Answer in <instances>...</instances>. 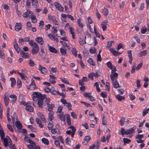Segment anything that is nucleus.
<instances>
[{
  "label": "nucleus",
  "mask_w": 149,
  "mask_h": 149,
  "mask_svg": "<svg viewBox=\"0 0 149 149\" xmlns=\"http://www.w3.org/2000/svg\"><path fill=\"white\" fill-rule=\"evenodd\" d=\"M14 47L15 50L17 52V53H18L20 52V48L18 47V45L17 43L16 42L15 40H14Z\"/></svg>",
  "instance_id": "obj_16"
},
{
  "label": "nucleus",
  "mask_w": 149,
  "mask_h": 149,
  "mask_svg": "<svg viewBox=\"0 0 149 149\" xmlns=\"http://www.w3.org/2000/svg\"><path fill=\"white\" fill-rule=\"evenodd\" d=\"M110 6L109 5H106L104 6V9H103V11L102 12V13L105 16H107L109 13V11L107 8L109 7Z\"/></svg>",
  "instance_id": "obj_8"
},
{
  "label": "nucleus",
  "mask_w": 149,
  "mask_h": 149,
  "mask_svg": "<svg viewBox=\"0 0 149 149\" xmlns=\"http://www.w3.org/2000/svg\"><path fill=\"white\" fill-rule=\"evenodd\" d=\"M89 93H87L86 92H85L83 94V95L85 97H88L90 100L91 102H93L95 101V99L93 97L90 95Z\"/></svg>",
  "instance_id": "obj_6"
},
{
  "label": "nucleus",
  "mask_w": 149,
  "mask_h": 149,
  "mask_svg": "<svg viewBox=\"0 0 149 149\" xmlns=\"http://www.w3.org/2000/svg\"><path fill=\"white\" fill-rule=\"evenodd\" d=\"M24 140L26 143H30L31 142V141H32V140H30L28 137L26 136L24 137Z\"/></svg>",
  "instance_id": "obj_50"
},
{
  "label": "nucleus",
  "mask_w": 149,
  "mask_h": 149,
  "mask_svg": "<svg viewBox=\"0 0 149 149\" xmlns=\"http://www.w3.org/2000/svg\"><path fill=\"white\" fill-rule=\"evenodd\" d=\"M10 80L11 81V87H13L16 84V81L15 78L11 77Z\"/></svg>",
  "instance_id": "obj_32"
},
{
  "label": "nucleus",
  "mask_w": 149,
  "mask_h": 149,
  "mask_svg": "<svg viewBox=\"0 0 149 149\" xmlns=\"http://www.w3.org/2000/svg\"><path fill=\"white\" fill-rule=\"evenodd\" d=\"M47 106L48 107V111L51 112L53 110V108L54 107V105L53 104H49L47 105Z\"/></svg>",
  "instance_id": "obj_27"
},
{
  "label": "nucleus",
  "mask_w": 149,
  "mask_h": 149,
  "mask_svg": "<svg viewBox=\"0 0 149 149\" xmlns=\"http://www.w3.org/2000/svg\"><path fill=\"white\" fill-rule=\"evenodd\" d=\"M25 109L29 112H33V107L31 105H26L25 107Z\"/></svg>",
  "instance_id": "obj_24"
},
{
  "label": "nucleus",
  "mask_w": 149,
  "mask_h": 149,
  "mask_svg": "<svg viewBox=\"0 0 149 149\" xmlns=\"http://www.w3.org/2000/svg\"><path fill=\"white\" fill-rule=\"evenodd\" d=\"M45 99H39L37 101V104L38 105V107L40 108H42V107L43 105V100Z\"/></svg>",
  "instance_id": "obj_25"
},
{
  "label": "nucleus",
  "mask_w": 149,
  "mask_h": 149,
  "mask_svg": "<svg viewBox=\"0 0 149 149\" xmlns=\"http://www.w3.org/2000/svg\"><path fill=\"white\" fill-rule=\"evenodd\" d=\"M108 67L111 70V73L116 71V67L112 65L110 61H108L106 63Z\"/></svg>",
  "instance_id": "obj_3"
},
{
  "label": "nucleus",
  "mask_w": 149,
  "mask_h": 149,
  "mask_svg": "<svg viewBox=\"0 0 149 149\" xmlns=\"http://www.w3.org/2000/svg\"><path fill=\"white\" fill-rule=\"evenodd\" d=\"M135 128H131L126 130V134H132L134 132Z\"/></svg>",
  "instance_id": "obj_33"
},
{
  "label": "nucleus",
  "mask_w": 149,
  "mask_h": 149,
  "mask_svg": "<svg viewBox=\"0 0 149 149\" xmlns=\"http://www.w3.org/2000/svg\"><path fill=\"white\" fill-rule=\"evenodd\" d=\"M62 17L61 19L63 21H65L66 19V18L68 17V15H66L62 13L61 14Z\"/></svg>",
  "instance_id": "obj_47"
},
{
  "label": "nucleus",
  "mask_w": 149,
  "mask_h": 149,
  "mask_svg": "<svg viewBox=\"0 0 149 149\" xmlns=\"http://www.w3.org/2000/svg\"><path fill=\"white\" fill-rule=\"evenodd\" d=\"M101 26L102 29V30L103 31H105L106 30L107 28V25L106 24L104 23V22H102L101 24Z\"/></svg>",
  "instance_id": "obj_55"
},
{
  "label": "nucleus",
  "mask_w": 149,
  "mask_h": 149,
  "mask_svg": "<svg viewBox=\"0 0 149 149\" xmlns=\"http://www.w3.org/2000/svg\"><path fill=\"white\" fill-rule=\"evenodd\" d=\"M149 111V108L147 109L144 110L142 112V116H145L148 112Z\"/></svg>",
  "instance_id": "obj_52"
},
{
  "label": "nucleus",
  "mask_w": 149,
  "mask_h": 149,
  "mask_svg": "<svg viewBox=\"0 0 149 149\" xmlns=\"http://www.w3.org/2000/svg\"><path fill=\"white\" fill-rule=\"evenodd\" d=\"M54 5L56 8L60 12H62L63 11L64 8L61 5L57 2L54 3Z\"/></svg>",
  "instance_id": "obj_4"
},
{
  "label": "nucleus",
  "mask_w": 149,
  "mask_h": 149,
  "mask_svg": "<svg viewBox=\"0 0 149 149\" xmlns=\"http://www.w3.org/2000/svg\"><path fill=\"white\" fill-rule=\"evenodd\" d=\"M65 143L68 145H70L71 144V141L70 140V139L68 137H67L65 139Z\"/></svg>",
  "instance_id": "obj_56"
},
{
  "label": "nucleus",
  "mask_w": 149,
  "mask_h": 149,
  "mask_svg": "<svg viewBox=\"0 0 149 149\" xmlns=\"http://www.w3.org/2000/svg\"><path fill=\"white\" fill-rule=\"evenodd\" d=\"M116 97L118 100L120 101H121L122 100H123L125 99L124 97L122 96L119 94L117 95L116 96Z\"/></svg>",
  "instance_id": "obj_37"
},
{
  "label": "nucleus",
  "mask_w": 149,
  "mask_h": 149,
  "mask_svg": "<svg viewBox=\"0 0 149 149\" xmlns=\"http://www.w3.org/2000/svg\"><path fill=\"white\" fill-rule=\"evenodd\" d=\"M110 50L111 52L114 56L120 55L121 53L116 51V50L112 48H110Z\"/></svg>",
  "instance_id": "obj_15"
},
{
  "label": "nucleus",
  "mask_w": 149,
  "mask_h": 149,
  "mask_svg": "<svg viewBox=\"0 0 149 149\" xmlns=\"http://www.w3.org/2000/svg\"><path fill=\"white\" fill-rule=\"evenodd\" d=\"M55 129L56 130V132H57L56 134H57L58 135L61 133V127L59 126V125L58 124L56 125V128H55Z\"/></svg>",
  "instance_id": "obj_22"
},
{
  "label": "nucleus",
  "mask_w": 149,
  "mask_h": 149,
  "mask_svg": "<svg viewBox=\"0 0 149 149\" xmlns=\"http://www.w3.org/2000/svg\"><path fill=\"white\" fill-rule=\"evenodd\" d=\"M88 62L90 65L93 66H95V64L94 62L93 61L92 59L91 58H89L88 61Z\"/></svg>",
  "instance_id": "obj_46"
},
{
  "label": "nucleus",
  "mask_w": 149,
  "mask_h": 149,
  "mask_svg": "<svg viewBox=\"0 0 149 149\" xmlns=\"http://www.w3.org/2000/svg\"><path fill=\"white\" fill-rule=\"evenodd\" d=\"M80 103L82 104H84L87 107H91V105L90 104L88 103L84 102L82 101H81Z\"/></svg>",
  "instance_id": "obj_58"
},
{
  "label": "nucleus",
  "mask_w": 149,
  "mask_h": 149,
  "mask_svg": "<svg viewBox=\"0 0 149 149\" xmlns=\"http://www.w3.org/2000/svg\"><path fill=\"white\" fill-rule=\"evenodd\" d=\"M73 131L71 132V131L70 130H67L66 132V133L67 134L70 135H71V137L72 138L74 137V136L75 134V132H74V133H73Z\"/></svg>",
  "instance_id": "obj_36"
},
{
  "label": "nucleus",
  "mask_w": 149,
  "mask_h": 149,
  "mask_svg": "<svg viewBox=\"0 0 149 149\" xmlns=\"http://www.w3.org/2000/svg\"><path fill=\"white\" fill-rule=\"evenodd\" d=\"M42 142L47 145H48L49 144V141L47 139L45 138H43L42 139Z\"/></svg>",
  "instance_id": "obj_39"
},
{
  "label": "nucleus",
  "mask_w": 149,
  "mask_h": 149,
  "mask_svg": "<svg viewBox=\"0 0 149 149\" xmlns=\"http://www.w3.org/2000/svg\"><path fill=\"white\" fill-rule=\"evenodd\" d=\"M77 24L79 27L81 28H83V24L81 22V19L79 18L77 20Z\"/></svg>",
  "instance_id": "obj_43"
},
{
  "label": "nucleus",
  "mask_w": 149,
  "mask_h": 149,
  "mask_svg": "<svg viewBox=\"0 0 149 149\" xmlns=\"http://www.w3.org/2000/svg\"><path fill=\"white\" fill-rule=\"evenodd\" d=\"M66 122L68 125H70L71 124V120L70 119L69 116L68 115L67 116Z\"/></svg>",
  "instance_id": "obj_42"
},
{
  "label": "nucleus",
  "mask_w": 149,
  "mask_h": 149,
  "mask_svg": "<svg viewBox=\"0 0 149 149\" xmlns=\"http://www.w3.org/2000/svg\"><path fill=\"white\" fill-rule=\"evenodd\" d=\"M32 13L31 11L29 10H27L23 14V16L24 17L27 18L29 16L30 14H31Z\"/></svg>",
  "instance_id": "obj_21"
},
{
  "label": "nucleus",
  "mask_w": 149,
  "mask_h": 149,
  "mask_svg": "<svg viewBox=\"0 0 149 149\" xmlns=\"http://www.w3.org/2000/svg\"><path fill=\"white\" fill-rule=\"evenodd\" d=\"M49 19L51 20H52L53 22L54 23V24L56 25H58V22L56 21L55 17L54 16H53L52 17L50 16L49 17Z\"/></svg>",
  "instance_id": "obj_35"
},
{
  "label": "nucleus",
  "mask_w": 149,
  "mask_h": 149,
  "mask_svg": "<svg viewBox=\"0 0 149 149\" xmlns=\"http://www.w3.org/2000/svg\"><path fill=\"white\" fill-rule=\"evenodd\" d=\"M48 46L49 50L50 52L54 53H57V50L55 49V48L50 46L49 45H48Z\"/></svg>",
  "instance_id": "obj_29"
},
{
  "label": "nucleus",
  "mask_w": 149,
  "mask_h": 149,
  "mask_svg": "<svg viewBox=\"0 0 149 149\" xmlns=\"http://www.w3.org/2000/svg\"><path fill=\"white\" fill-rule=\"evenodd\" d=\"M0 135L2 141L5 147H7L8 145L9 136H7L8 138L5 137V134L3 130H0Z\"/></svg>",
  "instance_id": "obj_1"
},
{
  "label": "nucleus",
  "mask_w": 149,
  "mask_h": 149,
  "mask_svg": "<svg viewBox=\"0 0 149 149\" xmlns=\"http://www.w3.org/2000/svg\"><path fill=\"white\" fill-rule=\"evenodd\" d=\"M29 65L31 67H33L35 65V63L31 59H30L29 61Z\"/></svg>",
  "instance_id": "obj_62"
},
{
  "label": "nucleus",
  "mask_w": 149,
  "mask_h": 149,
  "mask_svg": "<svg viewBox=\"0 0 149 149\" xmlns=\"http://www.w3.org/2000/svg\"><path fill=\"white\" fill-rule=\"evenodd\" d=\"M94 31L95 34L96 36L99 38H100V35L98 32L96 31L95 26H94Z\"/></svg>",
  "instance_id": "obj_60"
},
{
  "label": "nucleus",
  "mask_w": 149,
  "mask_h": 149,
  "mask_svg": "<svg viewBox=\"0 0 149 149\" xmlns=\"http://www.w3.org/2000/svg\"><path fill=\"white\" fill-rule=\"evenodd\" d=\"M69 29L70 30V32L72 34V38L73 39L75 38V33L74 32V29L72 27H70Z\"/></svg>",
  "instance_id": "obj_40"
},
{
  "label": "nucleus",
  "mask_w": 149,
  "mask_h": 149,
  "mask_svg": "<svg viewBox=\"0 0 149 149\" xmlns=\"http://www.w3.org/2000/svg\"><path fill=\"white\" fill-rule=\"evenodd\" d=\"M60 79L62 82L65 83V84H70L68 80L66 79V78H61Z\"/></svg>",
  "instance_id": "obj_45"
},
{
  "label": "nucleus",
  "mask_w": 149,
  "mask_h": 149,
  "mask_svg": "<svg viewBox=\"0 0 149 149\" xmlns=\"http://www.w3.org/2000/svg\"><path fill=\"white\" fill-rule=\"evenodd\" d=\"M54 126V125L52 123H51L49 122L48 124L47 127L49 130H50L52 129Z\"/></svg>",
  "instance_id": "obj_63"
},
{
  "label": "nucleus",
  "mask_w": 149,
  "mask_h": 149,
  "mask_svg": "<svg viewBox=\"0 0 149 149\" xmlns=\"http://www.w3.org/2000/svg\"><path fill=\"white\" fill-rule=\"evenodd\" d=\"M35 40L40 45H42L44 43V41L41 37L37 38H36Z\"/></svg>",
  "instance_id": "obj_20"
},
{
  "label": "nucleus",
  "mask_w": 149,
  "mask_h": 149,
  "mask_svg": "<svg viewBox=\"0 0 149 149\" xmlns=\"http://www.w3.org/2000/svg\"><path fill=\"white\" fill-rule=\"evenodd\" d=\"M6 93H5L4 97V101L5 106L7 107L9 104L10 99L9 98L7 97V95H6Z\"/></svg>",
  "instance_id": "obj_10"
},
{
  "label": "nucleus",
  "mask_w": 149,
  "mask_h": 149,
  "mask_svg": "<svg viewBox=\"0 0 149 149\" xmlns=\"http://www.w3.org/2000/svg\"><path fill=\"white\" fill-rule=\"evenodd\" d=\"M91 139V138L89 136H86L85 137V139H84L83 141L82 142V143L83 145H86L90 141Z\"/></svg>",
  "instance_id": "obj_13"
},
{
  "label": "nucleus",
  "mask_w": 149,
  "mask_h": 149,
  "mask_svg": "<svg viewBox=\"0 0 149 149\" xmlns=\"http://www.w3.org/2000/svg\"><path fill=\"white\" fill-rule=\"evenodd\" d=\"M118 76V73L116 72H115L111 73V74L110 75L111 79L112 81H114V80H117Z\"/></svg>",
  "instance_id": "obj_7"
},
{
  "label": "nucleus",
  "mask_w": 149,
  "mask_h": 149,
  "mask_svg": "<svg viewBox=\"0 0 149 149\" xmlns=\"http://www.w3.org/2000/svg\"><path fill=\"white\" fill-rule=\"evenodd\" d=\"M38 69L41 72V73L43 74H46L47 72V69L44 67L39 65L38 67Z\"/></svg>",
  "instance_id": "obj_9"
},
{
  "label": "nucleus",
  "mask_w": 149,
  "mask_h": 149,
  "mask_svg": "<svg viewBox=\"0 0 149 149\" xmlns=\"http://www.w3.org/2000/svg\"><path fill=\"white\" fill-rule=\"evenodd\" d=\"M65 105L69 110H72V105L70 102H68L67 104H65Z\"/></svg>",
  "instance_id": "obj_53"
},
{
  "label": "nucleus",
  "mask_w": 149,
  "mask_h": 149,
  "mask_svg": "<svg viewBox=\"0 0 149 149\" xmlns=\"http://www.w3.org/2000/svg\"><path fill=\"white\" fill-rule=\"evenodd\" d=\"M22 28V24L21 23H16L15 27V30L16 31H20Z\"/></svg>",
  "instance_id": "obj_14"
},
{
  "label": "nucleus",
  "mask_w": 149,
  "mask_h": 149,
  "mask_svg": "<svg viewBox=\"0 0 149 149\" xmlns=\"http://www.w3.org/2000/svg\"><path fill=\"white\" fill-rule=\"evenodd\" d=\"M57 69L56 68H52L50 71L51 74H52L53 73H55L57 72Z\"/></svg>",
  "instance_id": "obj_64"
},
{
  "label": "nucleus",
  "mask_w": 149,
  "mask_h": 149,
  "mask_svg": "<svg viewBox=\"0 0 149 149\" xmlns=\"http://www.w3.org/2000/svg\"><path fill=\"white\" fill-rule=\"evenodd\" d=\"M31 2L33 6L34 7H37L38 2L36 0H31Z\"/></svg>",
  "instance_id": "obj_41"
},
{
  "label": "nucleus",
  "mask_w": 149,
  "mask_h": 149,
  "mask_svg": "<svg viewBox=\"0 0 149 149\" xmlns=\"http://www.w3.org/2000/svg\"><path fill=\"white\" fill-rule=\"evenodd\" d=\"M28 127L29 129L31 130L32 131V132H36V129L35 128L33 127L32 125H28Z\"/></svg>",
  "instance_id": "obj_57"
},
{
  "label": "nucleus",
  "mask_w": 149,
  "mask_h": 149,
  "mask_svg": "<svg viewBox=\"0 0 149 149\" xmlns=\"http://www.w3.org/2000/svg\"><path fill=\"white\" fill-rule=\"evenodd\" d=\"M39 50V48L38 45L33 46V49L32 50V53L33 54H34L35 53H37Z\"/></svg>",
  "instance_id": "obj_11"
},
{
  "label": "nucleus",
  "mask_w": 149,
  "mask_h": 149,
  "mask_svg": "<svg viewBox=\"0 0 149 149\" xmlns=\"http://www.w3.org/2000/svg\"><path fill=\"white\" fill-rule=\"evenodd\" d=\"M114 41H108L107 44V48L111 47L112 45V43Z\"/></svg>",
  "instance_id": "obj_54"
},
{
  "label": "nucleus",
  "mask_w": 149,
  "mask_h": 149,
  "mask_svg": "<svg viewBox=\"0 0 149 149\" xmlns=\"http://www.w3.org/2000/svg\"><path fill=\"white\" fill-rule=\"evenodd\" d=\"M9 97L10 98L13 99L11 100V102L12 104L15 103L16 101L17 100V96L14 94L11 95H10Z\"/></svg>",
  "instance_id": "obj_17"
},
{
  "label": "nucleus",
  "mask_w": 149,
  "mask_h": 149,
  "mask_svg": "<svg viewBox=\"0 0 149 149\" xmlns=\"http://www.w3.org/2000/svg\"><path fill=\"white\" fill-rule=\"evenodd\" d=\"M15 125L18 129H21L22 128V125L19 121H16L15 122Z\"/></svg>",
  "instance_id": "obj_23"
},
{
  "label": "nucleus",
  "mask_w": 149,
  "mask_h": 149,
  "mask_svg": "<svg viewBox=\"0 0 149 149\" xmlns=\"http://www.w3.org/2000/svg\"><path fill=\"white\" fill-rule=\"evenodd\" d=\"M123 141L124 143H128L131 142V140L125 138L123 139Z\"/></svg>",
  "instance_id": "obj_49"
},
{
  "label": "nucleus",
  "mask_w": 149,
  "mask_h": 149,
  "mask_svg": "<svg viewBox=\"0 0 149 149\" xmlns=\"http://www.w3.org/2000/svg\"><path fill=\"white\" fill-rule=\"evenodd\" d=\"M59 92V91H58L55 90L51 91V93L53 95H58Z\"/></svg>",
  "instance_id": "obj_59"
},
{
  "label": "nucleus",
  "mask_w": 149,
  "mask_h": 149,
  "mask_svg": "<svg viewBox=\"0 0 149 149\" xmlns=\"http://www.w3.org/2000/svg\"><path fill=\"white\" fill-rule=\"evenodd\" d=\"M27 39H28V40H26V41H29V43L30 45L31 46L33 47L34 46L36 45H38V44H36L33 40H31L29 41V38H27Z\"/></svg>",
  "instance_id": "obj_26"
},
{
  "label": "nucleus",
  "mask_w": 149,
  "mask_h": 149,
  "mask_svg": "<svg viewBox=\"0 0 149 149\" xmlns=\"http://www.w3.org/2000/svg\"><path fill=\"white\" fill-rule=\"evenodd\" d=\"M54 115V113L53 111H51L48 114V121H51L53 118Z\"/></svg>",
  "instance_id": "obj_28"
},
{
  "label": "nucleus",
  "mask_w": 149,
  "mask_h": 149,
  "mask_svg": "<svg viewBox=\"0 0 149 149\" xmlns=\"http://www.w3.org/2000/svg\"><path fill=\"white\" fill-rule=\"evenodd\" d=\"M36 144L35 142L33 141H31L30 145H27V147L28 149H34L35 147H36Z\"/></svg>",
  "instance_id": "obj_12"
},
{
  "label": "nucleus",
  "mask_w": 149,
  "mask_h": 149,
  "mask_svg": "<svg viewBox=\"0 0 149 149\" xmlns=\"http://www.w3.org/2000/svg\"><path fill=\"white\" fill-rule=\"evenodd\" d=\"M58 116L61 121L65 122V118L63 112L58 114Z\"/></svg>",
  "instance_id": "obj_19"
},
{
  "label": "nucleus",
  "mask_w": 149,
  "mask_h": 149,
  "mask_svg": "<svg viewBox=\"0 0 149 149\" xmlns=\"http://www.w3.org/2000/svg\"><path fill=\"white\" fill-rule=\"evenodd\" d=\"M144 137V135L143 134H137L135 137V138L136 139H141L143 138Z\"/></svg>",
  "instance_id": "obj_51"
},
{
  "label": "nucleus",
  "mask_w": 149,
  "mask_h": 149,
  "mask_svg": "<svg viewBox=\"0 0 149 149\" xmlns=\"http://www.w3.org/2000/svg\"><path fill=\"white\" fill-rule=\"evenodd\" d=\"M3 107L1 103H0V118H2V112H3Z\"/></svg>",
  "instance_id": "obj_48"
},
{
  "label": "nucleus",
  "mask_w": 149,
  "mask_h": 149,
  "mask_svg": "<svg viewBox=\"0 0 149 149\" xmlns=\"http://www.w3.org/2000/svg\"><path fill=\"white\" fill-rule=\"evenodd\" d=\"M60 52L62 55H65L66 54V50L63 48L60 49Z\"/></svg>",
  "instance_id": "obj_61"
},
{
  "label": "nucleus",
  "mask_w": 149,
  "mask_h": 149,
  "mask_svg": "<svg viewBox=\"0 0 149 149\" xmlns=\"http://www.w3.org/2000/svg\"><path fill=\"white\" fill-rule=\"evenodd\" d=\"M30 16L32 23H35L37 22V20L35 15L33 14L32 13L30 15Z\"/></svg>",
  "instance_id": "obj_18"
},
{
  "label": "nucleus",
  "mask_w": 149,
  "mask_h": 149,
  "mask_svg": "<svg viewBox=\"0 0 149 149\" xmlns=\"http://www.w3.org/2000/svg\"><path fill=\"white\" fill-rule=\"evenodd\" d=\"M112 81L113 82V84L115 88H117L120 87L119 84L117 81V80H114V81Z\"/></svg>",
  "instance_id": "obj_34"
},
{
  "label": "nucleus",
  "mask_w": 149,
  "mask_h": 149,
  "mask_svg": "<svg viewBox=\"0 0 149 149\" xmlns=\"http://www.w3.org/2000/svg\"><path fill=\"white\" fill-rule=\"evenodd\" d=\"M30 85V87L29 88L27 87L28 89H29L31 90H33L36 89V85L35 83H31Z\"/></svg>",
  "instance_id": "obj_38"
},
{
  "label": "nucleus",
  "mask_w": 149,
  "mask_h": 149,
  "mask_svg": "<svg viewBox=\"0 0 149 149\" xmlns=\"http://www.w3.org/2000/svg\"><path fill=\"white\" fill-rule=\"evenodd\" d=\"M89 79L86 77H84L81 80H79V84L81 86H83L84 84V82L88 81Z\"/></svg>",
  "instance_id": "obj_5"
},
{
  "label": "nucleus",
  "mask_w": 149,
  "mask_h": 149,
  "mask_svg": "<svg viewBox=\"0 0 149 149\" xmlns=\"http://www.w3.org/2000/svg\"><path fill=\"white\" fill-rule=\"evenodd\" d=\"M126 130H125L123 128H121L120 132L121 134L119 133V134L120 135H122L123 136L125 134H126Z\"/></svg>",
  "instance_id": "obj_44"
},
{
  "label": "nucleus",
  "mask_w": 149,
  "mask_h": 149,
  "mask_svg": "<svg viewBox=\"0 0 149 149\" xmlns=\"http://www.w3.org/2000/svg\"><path fill=\"white\" fill-rule=\"evenodd\" d=\"M8 138H9L8 145L9 147L11 149L15 148V146H13L12 145V142L11 140L10 139L9 137H8Z\"/></svg>",
  "instance_id": "obj_30"
},
{
  "label": "nucleus",
  "mask_w": 149,
  "mask_h": 149,
  "mask_svg": "<svg viewBox=\"0 0 149 149\" xmlns=\"http://www.w3.org/2000/svg\"><path fill=\"white\" fill-rule=\"evenodd\" d=\"M38 117L40 118L42 121H45V117L42 113L40 112H38Z\"/></svg>",
  "instance_id": "obj_31"
},
{
  "label": "nucleus",
  "mask_w": 149,
  "mask_h": 149,
  "mask_svg": "<svg viewBox=\"0 0 149 149\" xmlns=\"http://www.w3.org/2000/svg\"><path fill=\"white\" fill-rule=\"evenodd\" d=\"M32 95L38 99H45L47 97L45 95H42L40 93L38 92H34L33 93Z\"/></svg>",
  "instance_id": "obj_2"
}]
</instances>
